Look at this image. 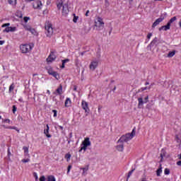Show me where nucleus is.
Masks as SVG:
<instances>
[{
	"label": "nucleus",
	"mask_w": 181,
	"mask_h": 181,
	"mask_svg": "<svg viewBox=\"0 0 181 181\" xmlns=\"http://www.w3.org/2000/svg\"><path fill=\"white\" fill-rule=\"evenodd\" d=\"M40 181H46V177L45 175H42L40 177Z\"/></svg>",
	"instance_id": "ea45409f"
},
{
	"label": "nucleus",
	"mask_w": 181,
	"mask_h": 181,
	"mask_svg": "<svg viewBox=\"0 0 181 181\" xmlns=\"http://www.w3.org/2000/svg\"><path fill=\"white\" fill-rule=\"evenodd\" d=\"M27 32H30L31 35H33L34 36H37L38 35L37 31H36V30H35V28H33V27L27 30Z\"/></svg>",
	"instance_id": "dca6fc26"
},
{
	"label": "nucleus",
	"mask_w": 181,
	"mask_h": 181,
	"mask_svg": "<svg viewBox=\"0 0 181 181\" xmlns=\"http://www.w3.org/2000/svg\"><path fill=\"white\" fill-rule=\"evenodd\" d=\"M88 13H90V11L88 10L86 13V16H88Z\"/></svg>",
	"instance_id": "864d4df0"
},
{
	"label": "nucleus",
	"mask_w": 181,
	"mask_h": 181,
	"mask_svg": "<svg viewBox=\"0 0 181 181\" xmlns=\"http://www.w3.org/2000/svg\"><path fill=\"white\" fill-rule=\"evenodd\" d=\"M175 139L177 140V142H181L180 136L176 135V136H175Z\"/></svg>",
	"instance_id": "c9c22d12"
},
{
	"label": "nucleus",
	"mask_w": 181,
	"mask_h": 181,
	"mask_svg": "<svg viewBox=\"0 0 181 181\" xmlns=\"http://www.w3.org/2000/svg\"><path fill=\"white\" fill-rule=\"evenodd\" d=\"M23 149L24 151V153L25 154V156H29V148L24 146Z\"/></svg>",
	"instance_id": "5701e85b"
},
{
	"label": "nucleus",
	"mask_w": 181,
	"mask_h": 181,
	"mask_svg": "<svg viewBox=\"0 0 181 181\" xmlns=\"http://www.w3.org/2000/svg\"><path fill=\"white\" fill-rule=\"evenodd\" d=\"M44 134L46 135V136L47 138H51L52 137V135H50L49 134V130L48 129L45 130Z\"/></svg>",
	"instance_id": "c85d7f7f"
},
{
	"label": "nucleus",
	"mask_w": 181,
	"mask_h": 181,
	"mask_svg": "<svg viewBox=\"0 0 181 181\" xmlns=\"http://www.w3.org/2000/svg\"><path fill=\"white\" fill-rule=\"evenodd\" d=\"M113 90H117V86H114Z\"/></svg>",
	"instance_id": "052dcab7"
},
{
	"label": "nucleus",
	"mask_w": 181,
	"mask_h": 181,
	"mask_svg": "<svg viewBox=\"0 0 181 181\" xmlns=\"http://www.w3.org/2000/svg\"><path fill=\"white\" fill-rule=\"evenodd\" d=\"M100 110H101V107H98V111H100Z\"/></svg>",
	"instance_id": "e2e57ef3"
},
{
	"label": "nucleus",
	"mask_w": 181,
	"mask_h": 181,
	"mask_svg": "<svg viewBox=\"0 0 181 181\" xmlns=\"http://www.w3.org/2000/svg\"><path fill=\"white\" fill-rule=\"evenodd\" d=\"M15 30H16V28L15 27H7L4 30V32H6L8 33V32H15Z\"/></svg>",
	"instance_id": "2eb2a0df"
},
{
	"label": "nucleus",
	"mask_w": 181,
	"mask_h": 181,
	"mask_svg": "<svg viewBox=\"0 0 181 181\" xmlns=\"http://www.w3.org/2000/svg\"><path fill=\"white\" fill-rule=\"evenodd\" d=\"M178 166H181V160L177 162Z\"/></svg>",
	"instance_id": "3c124183"
},
{
	"label": "nucleus",
	"mask_w": 181,
	"mask_h": 181,
	"mask_svg": "<svg viewBox=\"0 0 181 181\" xmlns=\"http://www.w3.org/2000/svg\"><path fill=\"white\" fill-rule=\"evenodd\" d=\"M70 169H71V165L68 166V173L70 172Z\"/></svg>",
	"instance_id": "5fc2aeb1"
},
{
	"label": "nucleus",
	"mask_w": 181,
	"mask_h": 181,
	"mask_svg": "<svg viewBox=\"0 0 181 181\" xmlns=\"http://www.w3.org/2000/svg\"><path fill=\"white\" fill-rule=\"evenodd\" d=\"M175 21H176V17H173V18H170L168 23H170V25L171 23H173V22H175Z\"/></svg>",
	"instance_id": "473e14b6"
},
{
	"label": "nucleus",
	"mask_w": 181,
	"mask_h": 181,
	"mask_svg": "<svg viewBox=\"0 0 181 181\" xmlns=\"http://www.w3.org/2000/svg\"><path fill=\"white\" fill-rule=\"evenodd\" d=\"M81 169L83 170L82 175L84 176V175H86V172H87L88 170V166H86L85 168H82Z\"/></svg>",
	"instance_id": "cd10ccee"
},
{
	"label": "nucleus",
	"mask_w": 181,
	"mask_h": 181,
	"mask_svg": "<svg viewBox=\"0 0 181 181\" xmlns=\"http://www.w3.org/2000/svg\"><path fill=\"white\" fill-rule=\"evenodd\" d=\"M146 86H147L142 88L143 91H144L145 90H152V87H153V85H149V83L148 82L146 83Z\"/></svg>",
	"instance_id": "f3484780"
},
{
	"label": "nucleus",
	"mask_w": 181,
	"mask_h": 181,
	"mask_svg": "<svg viewBox=\"0 0 181 181\" xmlns=\"http://www.w3.org/2000/svg\"><path fill=\"white\" fill-rule=\"evenodd\" d=\"M82 144L85 146H90V145H91V142L90 141L89 138H86Z\"/></svg>",
	"instance_id": "4468645a"
},
{
	"label": "nucleus",
	"mask_w": 181,
	"mask_h": 181,
	"mask_svg": "<svg viewBox=\"0 0 181 181\" xmlns=\"http://www.w3.org/2000/svg\"><path fill=\"white\" fill-rule=\"evenodd\" d=\"M164 173L165 175H169V173H170V170L168 168H165L164 170Z\"/></svg>",
	"instance_id": "e433bc0d"
},
{
	"label": "nucleus",
	"mask_w": 181,
	"mask_h": 181,
	"mask_svg": "<svg viewBox=\"0 0 181 181\" xmlns=\"http://www.w3.org/2000/svg\"><path fill=\"white\" fill-rule=\"evenodd\" d=\"M161 29H164V30H169V29H170V23H168L166 25L162 26Z\"/></svg>",
	"instance_id": "412c9836"
},
{
	"label": "nucleus",
	"mask_w": 181,
	"mask_h": 181,
	"mask_svg": "<svg viewBox=\"0 0 181 181\" xmlns=\"http://www.w3.org/2000/svg\"><path fill=\"white\" fill-rule=\"evenodd\" d=\"M33 48V45L30 44H23L20 45V50L21 53H29Z\"/></svg>",
	"instance_id": "423d86ee"
},
{
	"label": "nucleus",
	"mask_w": 181,
	"mask_h": 181,
	"mask_svg": "<svg viewBox=\"0 0 181 181\" xmlns=\"http://www.w3.org/2000/svg\"><path fill=\"white\" fill-rule=\"evenodd\" d=\"M156 39H154L151 43L150 45L148 46V49H149V50H152V47H153V46H155V45H156Z\"/></svg>",
	"instance_id": "a211bd4d"
},
{
	"label": "nucleus",
	"mask_w": 181,
	"mask_h": 181,
	"mask_svg": "<svg viewBox=\"0 0 181 181\" xmlns=\"http://www.w3.org/2000/svg\"><path fill=\"white\" fill-rule=\"evenodd\" d=\"M136 134V129L134 128L131 133L126 134L119 138V139L117 141V145L116 146V148L119 151V152H122V151H124V142L131 141V139H132Z\"/></svg>",
	"instance_id": "f257e3e1"
},
{
	"label": "nucleus",
	"mask_w": 181,
	"mask_h": 181,
	"mask_svg": "<svg viewBox=\"0 0 181 181\" xmlns=\"http://www.w3.org/2000/svg\"><path fill=\"white\" fill-rule=\"evenodd\" d=\"M175 54H176V50H173L170 52H168V55H167V57H173V56H175Z\"/></svg>",
	"instance_id": "aec40b11"
},
{
	"label": "nucleus",
	"mask_w": 181,
	"mask_h": 181,
	"mask_svg": "<svg viewBox=\"0 0 181 181\" xmlns=\"http://www.w3.org/2000/svg\"><path fill=\"white\" fill-rule=\"evenodd\" d=\"M11 124V119H3L1 127L4 128V129H16V127L9 126Z\"/></svg>",
	"instance_id": "0eeeda50"
},
{
	"label": "nucleus",
	"mask_w": 181,
	"mask_h": 181,
	"mask_svg": "<svg viewBox=\"0 0 181 181\" xmlns=\"http://www.w3.org/2000/svg\"><path fill=\"white\" fill-rule=\"evenodd\" d=\"M20 18H22V15L20 16Z\"/></svg>",
	"instance_id": "69168bd1"
},
{
	"label": "nucleus",
	"mask_w": 181,
	"mask_h": 181,
	"mask_svg": "<svg viewBox=\"0 0 181 181\" xmlns=\"http://www.w3.org/2000/svg\"><path fill=\"white\" fill-rule=\"evenodd\" d=\"M60 129H63V127L62 126H59Z\"/></svg>",
	"instance_id": "680f3d73"
},
{
	"label": "nucleus",
	"mask_w": 181,
	"mask_h": 181,
	"mask_svg": "<svg viewBox=\"0 0 181 181\" xmlns=\"http://www.w3.org/2000/svg\"><path fill=\"white\" fill-rule=\"evenodd\" d=\"M10 5H16V0H8Z\"/></svg>",
	"instance_id": "7c9ffc66"
},
{
	"label": "nucleus",
	"mask_w": 181,
	"mask_h": 181,
	"mask_svg": "<svg viewBox=\"0 0 181 181\" xmlns=\"http://www.w3.org/2000/svg\"><path fill=\"white\" fill-rule=\"evenodd\" d=\"M23 21H24L25 23H28V21H30V18H29V17H24L23 18Z\"/></svg>",
	"instance_id": "72a5a7b5"
},
{
	"label": "nucleus",
	"mask_w": 181,
	"mask_h": 181,
	"mask_svg": "<svg viewBox=\"0 0 181 181\" xmlns=\"http://www.w3.org/2000/svg\"><path fill=\"white\" fill-rule=\"evenodd\" d=\"M81 106H82V110H84L86 114H88L90 112V107H88V103L83 100L81 103Z\"/></svg>",
	"instance_id": "9b49d317"
},
{
	"label": "nucleus",
	"mask_w": 181,
	"mask_h": 181,
	"mask_svg": "<svg viewBox=\"0 0 181 181\" xmlns=\"http://www.w3.org/2000/svg\"><path fill=\"white\" fill-rule=\"evenodd\" d=\"M47 71L48 74L54 77V78H56V80H59V78H60V76L59 75V74L57 72H56L54 70H53V68H52L50 66L47 67Z\"/></svg>",
	"instance_id": "6e6552de"
},
{
	"label": "nucleus",
	"mask_w": 181,
	"mask_h": 181,
	"mask_svg": "<svg viewBox=\"0 0 181 181\" xmlns=\"http://www.w3.org/2000/svg\"><path fill=\"white\" fill-rule=\"evenodd\" d=\"M1 118H2V117H1V116H0V121H1Z\"/></svg>",
	"instance_id": "0e129e2a"
},
{
	"label": "nucleus",
	"mask_w": 181,
	"mask_h": 181,
	"mask_svg": "<svg viewBox=\"0 0 181 181\" xmlns=\"http://www.w3.org/2000/svg\"><path fill=\"white\" fill-rule=\"evenodd\" d=\"M74 90H77V86H74Z\"/></svg>",
	"instance_id": "6e6d98bb"
},
{
	"label": "nucleus",
	"mask_w": 181,
	"mask_h": 181,
	"mask_svg": "<svg viewBox=\"0 0 181 181\" xmlns=\"http://www.w3.org/2000/svg\"><path fill=\"white\" fill-rule=\"evenodd\" d=\"M47 181H56V178L53 175H49Z\"/></svg>",
	"instance_id": "a878e982"
},
{
	"label": "nucleus",
	"mask_w": 181,
	"mask_h": 181,
	"mask_svg": "<svg viewBox=\"0 0 181 181\" xmlns=\"http://www.w3.org/2000/svg\"><path fill=\"white\" fill-rule=\"evenodd\" d=\"M9 23H6L2 25V28H6V26H9Z\"/></svg>",
	"instance_id": "09e8293b"
},
{
	"label": "nucleus",
	"mask_w": 181,
	"mask_h": 181,
	"mask_svg": "<svg viewBox=\"0 0 181 181\" xmlns=\"http://www.w3.org/2000/svg\"><path fill=\"white\" fill-rule=\"evenodd\" d=\"M33 76H37V74H34Z\"/></svg>",
	"instance_id": "338daca9"
},
{
	"label": "nucleus",
	"mask_w": 181,
	"mask_h": 181,
	"mask_svg": "<svg viewBox=\"0 0 181 181\" xmlns=\"http://www.w3.org/2000/svg\"><path fill=\"white\" fill-rule=\"evenodd\" d=\"M13 114H15V112H16V105L13 106Z\"/></svg>",
	"instance_id": "37998d69"
},
{
	"label": "nucleus",
	"mask_w": 181,
	"mask_h": 181,
	"mask_svg": "<svg viewBox=\"0 0 181 181\" xmlns=\"http://www.w3.org/2000/svg\"><path fill=\"white\" fill-rule=\"evenodd\" d=\"M161 159L160 160V162H163V158H165V156H166V151L165 150H162L161 151V153H160V155Z\"/></svg>",
	"instance_id": "6ab92c4d"
},
{
	"label": "nucleus",
	"mask_w": 181,
	"mask_h": 181,
	"mask_svg": "<svg viewBox=\"0 0 181 181\" xmlns=\"http://www.w3.org/2000/svg\"><path fill=\"white\" fill-rule=\"evenodd\" d=\"M62 90H63V86L62 85H59V86L57 89V91H62Z\"/></svg>",
	"instance_id": "58836bf2"
},
{
	"label": "nucleus",
	"mask_w": 181,
	"mask_h": 181,
	"mask_svg": "<svg viewBox=\"0 0 181 181\" xmlns=\"http://www.w3.org/2000/svg\"><path fill=\"white\" fill-rule=\"evenodd\" d=\"M165 16H166V13H164L163 14H161L160 17L156 20V21L153 23L152 28H155L156 26H158L165 19Z\"/></svg>",
	"instance_id": "9d476101"
},
{
	"label": "nucleus",
	"mask_w": 181,
	"mask_h": 181,
	"mask_svg": "<svg viewBox=\"0 0 181 181\" xmlns=\"http://www.w3.org/2000/svg\"><path fill=\"white\" fill-rule=\"evenodd\" d=\"M133 173H134V170H132L129 173V174H128V175H127V177H130L131 175H132Z\"/></svg>",
	"instance_id": "c03bdc74"
},
{
	"label": "nucleus",
	"mask_w": 181,
	"mask_h": 181,
	"mask_svg": "<svg viewBox=\"0 0 181 181\" xmlns=\"http://www.w3.org/2000/svg\"><path fill=\"white\" fill-rule=\"evenodd\" d=\"M58 9H61L62 8V15L63 16H67L69 15V4H63V1H60L57 4Z\"/></svg>",
	"instance_id": "20e7f679"
},
{
	"label": "nucleus",
	"mask_w": 181,
	"mask_h": 181,
	"mask_svg": "<svg viewBox=\"0 0 181 181\" xmlns=\"http://www.w3.org/2000/svg\"><path fill=\"white\" fill-rule=\"evenodd\" d=\"M18 121H23V117L22 116L18 117Z\"/></svg>",
	"instance_id": "8fccbe9b"
},
{
	"label": "nucleus",
	"mask_w": 181,
	"mask_h": 181,
	"mask_svg": "<svg viewBox=\"0 0 181 181\" xmlns=\"http://www.w3.org/2000/svg\"><path fill=\"white\" fill-rule=\"evenodd\" d=\"M43 13H47V10L44 11Z\"/></svg>",
	"instance_id": "13d9d810"
},
{
	"label": "nucleus",
	"mask_w": 181,
	"mask_h": 181,
	"mask_svg": "<svg viewBox=\"0 0 181 181\" xmlns=\"http://www.w3.org/2000/svg\"><path fill=\"white\" fill-rule=\"evenodd\" d=\"M33 6L34 9H40L42 6V1H35L33 3Z\"/></svg>",
	"instance_id": "ddd939ff"
},
{
	"label": "nucleus",
	"mask_w": 181,
	"mask_h": 181,
	"mask_svg": "<svg viewBox=\"0 0 181 181\" xmlns=\"http://www.w3.org/2000/svg\"><path fill=\"white\" fill-rule=\"evenodd\" d=\"M48 129V131H49V124H47V129Z\"/></svg>",
	"instance_id": "4d7b16f0"
},
{
	"label": "nucleus",
	"mask_w": 181,
	"mask_h": 181,
	"mask_svg": "<svg viewBox=\"0 0 181 181\" xmlns=\"http://www.w3.org/2000/svg\"><path fill=\"white\" fill-rule=\"evenodd\" d=\"M5 43V41L0 40V46L4 45Z\"/></svg>",
	"instance_id": "603ef678"
},
{
	"label": "nucleus",
	"mask_w": 181,
	"mask_h": 181,
	"mask_svg": "<svg viewBox=\"0 0 181 181\" xmlns=\"http://www.w3.org/2000/svg\"><path fill=\"white\" fill-rule=\"evenodd\" d=\"M152 37V33H148L147 35V39H151Z\"/></svg>",
	"instance_id": "de8ad7c7"
},
{
	"label": "nucleus",
	"mask_w": 181,
	"mask_h": 181,
	"mask_svg": "<svg viewBox=\"0 0 181 181\" xmlns=\"http://www.w3.org/2000/svg\"><path fill=\"white\" fill-rule=\"evenodd\" d=\"M45 35L47 37H52L53 36V25L50 23H46L45 25Z\"/></svg>",
	"instance_id": "7ed1b4c3"
},
{
	"label": "nucleus",
	"mask_w": 181,
	"mask_h": 181,
	"mask_svg": "<svg viewBox=\"0 0 181 181\" xmlns=\"http://www.w3.org/2000/svg\"><path fill=\"white\" fill-rule=\"evenodd\" d=\"M104 20L100 17H98L95 21V26L96 28V30H103L104 29Z\"/></svg>",
	"instance_id": "39448f33"
},
{
	"label": "nucleus",
	"mask_w": 181,
	"mask_h": 181,
	"mask_svg": "<svg viewBox=\"0 0 181 181\" xmlns=\"http://www.w3.org/2000/svg\"><path fill=\"white\" fill-rule=\"evenodd\" d=\"M23 27L25 29V30H26V31H28V30H30L32 28L31 25L28 23L23 24Z\"/></svg>",
	"instance_id": "4be33fe9"
},
{
	"label": "nucleus",
	"mask_w": 181,
	"mask_h": 181,
	"mask_svg": "<svg viewBox=\"0 0 181 181\" xmlns=\"http://www.w3.org/2000/svg\"><path fill=\"white\" fill-rule=\"evenodd\" d=\"M86 149H87V146H83V147L81 148V149L79 150V152H81L83 150L86 151Z\"/></svg>",
	"instance_id": "4c0bfd02"
},
{
	"label": "nucleus",
	"mask_w": 181,
	"mask_h": 181,
	"mask_svg": "<svg viewBox=\"0 0 181 181\" xmlns=\"http://www.w3.org/2000/svg\"><path fill=\"white\" fill-rule=\"evenodd\" d=\"M34 177L35 178V180H37V179H38L37 173H34Z\"/></svg>",
	"instance_id": "49530a36"
},
{
	"label": "nucleus",
	"mask_w": 181,
	"mask_h": 181,
	"mask_svg": "<svg viewBox=\"0 0 181 181\" xmlns=\"http://www.w3.org/2000/svg\"><path fill=\"white\" fill-rule=\"evenodd\" d=\"M149 101L148 95H142L138 98V108H144V104H146Z\"/></svg>",
	"instance_id": "f03ea898"
},
{
	"label": "nucleus",
	"mask_w": 181,
	"mask_h": 181,
	"mask_svg": "<svg viewBox=\"0 0 181 181\" xmlns=\"http://www.w3.org/2000/svg\"><path fill=\"white\" fill-rule=\"evenodd\" d=\"M67 62H69V59H64V60H62V69H64V64L65 63H67Z\"/></svg>",
	"instance_id": "2f4dec72"
},
{
	"label": "nucleus",
	"mask_w": 181,
	"mask_h": 181,
	"mask_svg": "<svg viewBox=\"0 0 181 181\" xmlns=\"http://www.w3.org/2000/svg\"><path fill=\"white\" fill-rule=\"evenodd\" d=\"M30 161V159H29V158H23V159L21 160V162L23 163H28Z\"/></svg>",
	"instance_id": "c756f323"
},
{
	"label": "nucleus",
	"mask_w": 181,
	"mask_h": 181,
	"mask_svg": "<svg viewBox=\"0 0 181 181\" xmlns=\"http://www.w3.org/2000/svg\"><path fill=\"white\" fill-rule=\"evenodd\" d=\"M54 112V117H57V110H52Z\"/></svg>",
	"instance_id": "a18cd8bd"
},
{
	"label": "nucleus",
	"mask_w": 181,
	"mask_h": 181,
	"mask_svg": "<svg viewBox=\"0 0 181 181\" xmlns=\"http://www.w3.org/2000/svg\"><path fill=\"white\" fill-rule=\"evenodd\" d=\"M12 155V153H11V151H9V149H8V159H11V156Z\"/></svg>",
	"instance_id": "79ce46f5"
},
{
	"label": "nucleus",
	"mask_w": 181,
	"mask_h": 181,
	"mask_svg": "<svg viewBox=\"0 0 181 181\" xmlns=\"http://www.w3.org/2000/svg\"><path fill=\"white\" fill-rule=\"evenodd\" d=\"M96 67H98V61H93L89 65V69L91 71H94Z\"/></svg>",
	"instance_id": "f8f14e48"
},
{
	"label": "nucleus",
	"mask_w": 181,
	"mask_h": 181,
	"mask_svg": "<svg viewBox=\"0 0 181 181\" xmlns=\"http://www.w3.org/2000/svg\"><path fill=\"white\" fill-rule=\"evenodd\" d=\"M161 173H162V164L160 165L159 168L156 171L157 176H160Z\"/></svg>",
	"instance_id": "b1692460"
},
{
	"label": "nucleus",
	"mask_w": 181,
	"mask_h": 181,
	"mask_svg": "<svg viewBox=\"0 0 181 181\" xmlns=\"http://www.w3.org/2000/svg\"><path fill=\"white\" fill-rule=\"evenodd\" d=\"M56 54H54V52H51L48 57L47 58V63L48 64H50V63H53L56 60Z\"/></svg>",
	"instance_id": "1a4fd4ad"
},
{
	"label": "nucleus",
	"mask_w": 181,
	"mask_h": 181,
	"mask_svg": "<svg viewBox=\"0 0 181 181\" xmlns=\"http://www.w3.org/2000/svg\"><path fill=\"white\" fill-rule=\"evenodd\" d=\"M78 19V17L74 16L73 19V22H74V23H77Z\"/></svg>",
	"instance_id": "a19ab883"
},
{
	"label": "nucleus",
	"mask_w": 181,
	"mask_h": 181,
	"mask_svg": "<svg viewBox=\"0 0 181 181\" xmlns=\"http://www.w3.org/2000/svg\"><path fill=\"white\" fill-rule=\"evenodd\" d=\"M70 104H71V100L70 98H67L65 101V107H70Z\"/></svg>",
	"instance_id": "393cba45"
},
{
	"label": "nucleus",
	"mask_w": 181,
	"mask_h": 181,
	"mask_svg": "<svg viewBox=\"0 0 181 181\" xmlns=\"http://www.w3.org/2000/svg\"><path fill=\"white\" fill-rule=\"evenodd\" d=\"M32 1H33V0H26L27 2H30Z\"/></svg>",
	"instance_id": "bf43d9fd"
},
{
	"label": "nucleus",
	"mask_w": 181,
	"mask_h": 181,
	"mask_svg": "<svg viewBox=\"0 0 181 181\" xmlns=\"http://www.w3.org/2000/svg\"><path fill=\"white\" fill-rule=\"evenodd\" d=\"M70 158H71V153H66L65 155V159H66V161L67 162H69L70 161Z\"/></svg>",
	"instance_id": "bb28decb"
},
{
	"label": "nucleus",
	"mask_w": 181,
	"mask_h": 181,
	"mask_svg": "<svg viewBox=\"0 0 181 181\" xmlns=\"http://www.w3.org/2000/svg\"><path fill=\"white\" fill-rule=\"evenodd\" d=\"M15 89V85L11 84L9 87V90L10 91H13V90Z\"/></svg>",
	"instance_id": "f704fd0d"
}]
</instances>
